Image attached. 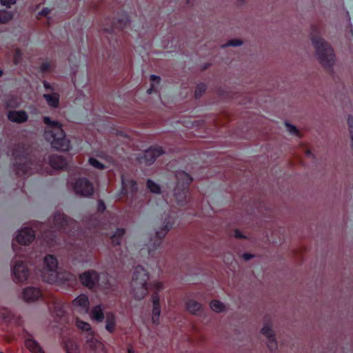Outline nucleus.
<instances>
[{"instance_id":"f257e3e1","label":"nucleus","mask_w":353,"mask_h":353,"mask_svg":"<svg viewBox=\"0 0 353 353\" xmlns=\"http://www.w3.org/2000/svg\"><path fill=\"white\" fill-rule=\"evenodd\" d=\"M12 156L16 161L14 169L16 174L19 176H28L34 172H41L43 170V160L32 159L28 146L23 143L17 144L13 150Z\"/></svg>"},{"instance_id":"f03ea898","label":"nucleus","mask_w":353,"mask_h":353,"mask_svg":"<svg viewBox=\"0 0 353 353\" xmlns=\"http://www.w3.org/2000/svg\"><path fill=\"white\" fill-rule=\"evenodd\" d=\"M43 121L47 126L44 134L45 138L50 141L52 147L58 150H69L70 141L65 139L62 125L59 121H52L49 117H44Z\"/></svg>"},{"instance_id":"7ed1b4c3","label":"nucleus","mask_w":353,"mask_h":353,"mask_svg":"<svg viewBox=\"0 0 353 353\" xmlns=\"http://www.w3.org/2000/svg\"><path fill=\"white\" fill-rule=\"evenodd\" d=\"M175 177L176 186L174 189V196L176 204L180 207H184L190 201L189 187L193 179L183 170L176 171Z\"/></svg>"},{"instance_id":"20e7f679","label":"nucleus","mask_w":353,"mask_h":353,"mask_svg":"<svg viewBox=\"0 0 353 353\" xmlns=\"http://www.w3.org/2000/svg\"><path fill=\"white\" fill-rule=\"evenodd\" d=\"M311 39L320 63L327 70L332 69L335 61V54L332 48L319 36H312Z\"/></svg>"},{"instance_id":"39448f33","label":"nucleus","mask_w":353,"mask_h":353,"mask_svg":"<svg viewBox=\"0 0 353 353\" xmlns=\"http://www.w3.org/2000/svg\"><path fill=\"white\" fill-rule=\"evenodd\" d=\"M130 17L125 13H121L117 18H108L105 19L101 29L109 34H117V32L123 30L130 25Z\"/></svg>"},{"instance_id":"423d86ee","label":"nucleus","mask_w":353,"mask_h":353,"mask_svg":"<svg viewBox=\"0 0 353 353\" xmlns=\"http://www.w3.org/2000/svg\"><path fill=\"white\" fill-rule=\"evenodd\" d=\"M58 261L52 254H48L43 259V268L41 272V276L43 281L48 283H53L57 281L59 274L57 272Z\"/></svg>"},{"instance_id":"0eeeda50","label":"nucleus","mask_w":353,"mask_h":353,"mask_svg":"<svg viewBox=\"0 0 353 353\" xmlns=\"http://www.w3.org/2000/svg\"><path fill=\"white\" fill-rule=\"evenodd\" d=\"M81 284L92 292H95L99 285L100 276L94 270H89L79 275Z\"/></svg>"},{"instance_id":"6e6552de","label":"nucleus","mask_w":353,"mask_h":353,"mask_svg":"<svg viewBox=\"0 0 353 353\" xmlns=\"http://www.w3.org/2000/svg\"><path fill=\"white\" fill-rule=\"evenodd\" d=\"M14 281L17 283H23L28 281L30 270L27 264L23 261H17L12 268Z\"/></svg>"},{"instance_id":"1a4fd4ad","label":"nucleus","mask_w":353,"mask_h":353,"mask_svg":"<svg viewBox=\"0 0 353 353\" xmlns=\"http://www.w3.org/2000/svg\"><path fill=\"white\" fill-rule=\"evenodd\" d=\"M163 154H164V150L161 147L152 145L146 150L143 154L140 157L139 161L144 163L147 165H150Z\"/></svg>"},{"instance_id":"9d476101","label":"nucleus","mask_w":353,"mask_h":353,"mask_svg":"<svg viewBox=\"0 0 353 353\" xmlns=\"http://www.w3.org/2000/svg\"><path fill=\"white\" fill-rule=\"evenodd\" d=\"M74 190L76 194L84 196H91L94 192L92 183L85 177L79 178L75 181Z\"/></svg>"},{"instance_id":"9b49d317","label":"nucleus","mask_w":353,"mask_h":353,"mask_svg":"<svg viewBox=\"0 0 353 353\" xmlns=\"http://www.w3.org/2000/svg\"><path fill=\"white\" fill-rule=\"evenodd\" d=\"M34 237V231L31 228H25L19 231L15 239L19 244L26 245L31 243Z\"/></svg>"},{"instance_id":"f8f14e48","label":"nucleus","mask_w":353,"mask_h":353,"mask_svg":"<svg viewBox=\"0 0 353 353\" xmlns=\"http://www.w3.org/2000/svg\"><path fill=\"white\" fill-rule=\"evenodd\" d=\"M42 296V291L38 288L28 287L22 292V298L26 302H34Z\"/></svg>"},{"instance_id":"ddd939ff","label":"nucleus","mask_w":353,"mask_h":353,"mask_svg":"<svg viewBox=\"0 0 353 353\" xmlns=\"http://www.w3.org/2000/svg\"><path fill=\"white\" fill-rule=\"evenodd\" d=\"M121 184L122 186L120 190L121 195H127L128 190L132 193V194H134L138 190L137 183L134 179H127L122 176Z\"/></svg>"},{"instance_id":"4468645a","label":"nucleus","mask_w":353,"mask_h":353,"mask_svg":"<svg viewBox=\"0 0 353 353\" xmlns=\"http://www.w3.org/2000/svg\"><path fill=\"white\" fill-rule=\"evenodd\" d=\"M8 119L13 123H23L28 121V115L25 110H10L7 114Z\"/></svg>"},{"instance_id":"2eb2a0df","label":"nucleus","mask_w":353,"mask_h":353,"mask_svg":"<svg viewBox=\"0 0 353 353\" xmlns=\"http://www.w3.org/2000/svg\"><path fill=\"white\" fill-rule=\"evenodd\" d=\"M90 353H108L105 345L99 340L92 337L86 341Z\"/></svg>"},{"instance_id":"dca6fc26","label":"nucleus","mask_w":353,"mask_h":353,"mask_svg":"<svg viewBox=\"0 0 353 353\" xmlns=\"http://www.w3.org/2000/svg\"><path fill=\"white\" fill-rule=\"evenodd\" d=\"M62 346L66 353H80V347L74 338H67L63 340Z\"/></svg>"},{"instance_id":"f3484780","label":"nucleus","mask_w":353,"mask_h":353,"mask_svg":"<svg viewBox=\"0 0 353 353\" xmlns=\"http://www.w3.org/2000/svg\"><path fill=\"white\" fill-rule=\"evenodd\" d=\"M48 163L50 165L56 170L64 168L67 165V161L60 155L52 154L48 157Z\"/></svg>"},{"instance_id":"a211bd4d","label":"nucleus","mask_w":353,"mask_h":353,"mask_svg":"<svg viewBox=\"0 0 353 353\" xmlns=\"http://www.w3.org/2000/svg\"><path fill=\"white\" fill-rule=\"evenodd\" d=\"M261 332L268 339V346L270 350L277 348V342L275 339V335L268 325H265L261 330Z\"/></svg>"},{"instance_id":"6ab92c4d","label":"nucleus","mask_w":353,"mask_h":353,"mask_svg":"<svg viewBox=\"0 0 353 353\" xmlns=\"http://www.w3.org/2000/svg\"><path fill=\"white\" fill-rule=\"evenodd\" d=\"M152 302H153V310H152V321L154 323L159 321L160 313H161V306L159 302V296L158 292L153 293L152 296Z\"/></svg>"},{"instance_id":"aec40b11","label":"nucleus","mask_w":353,"mask_h":353,"mask_svg":"<svg viewBox=\"0 0 353 353\" xmlns=\"http://www.w3.org/2000/svg\"><path fill=\"white\" fill-rule=\"evenodd\" d=\"M24 345L31 353H45L39 343L33 339H26Z\"/></svg>"},{"instance_id":"412c9836","label":"nucleus","mask_w":353,"mask_h":353,"mask_svg":"<svg viewBox=\"0 0 353 353\" xmlns=\"http://www.w3.org/2000/svg\"><path fill=\"white\" fill-rule=\"evenodd\" d=\"M43 98L46 100L47 103L52 108H58L59 105V94L56 92L52 94H44Z\"/></svg>"},{"instance_id":"4be33fe9","label":"nucleus","mask_w":353,"mask_h":353,"mask_svg":"<svg viewBox=\"0 0 353 353\" xmlns=\"http://www.w3.org/2000/svg\"><path fill=\"white\" fill-rule=\"evenodd\" d=\"M125 234V230L123 228H118L115 233L111 236V244L113 246L120 245L122 238Z\"/></svg>"},{"instance_id":"5701e85b","label":"nucleus","mask_w":353,"mask_h":353,"mask_svg":"<svg viewBox=\"0 0 353 353\" xmlns=\"http://www.w3.org/2000/svg\"><path fill=\"white\" fill-rule=\"evenodd\" d=\"M116 321L115 316L112 312H108L106 314V330L110 333H113L115 331Z\"/></svg>"},{"instance_id":"b1692460","label":"nucleus","mask_w":353,"mask_h":353,"mask_svg":"<svg viewBox=\"0 0 353 353\" xmlns=\"http://www.w3.org/2000/svg\"><path fill=\"white\" fill-rule=\"evenodd\" d=\"M186 309L191 314H196L201 309V305L193 300H190L186 303Z\"/></svg>"},{"instance_id":"393cba45","label":"nucleus","mask_w":353,"mask_h":353,"mask_svg":"<svg viewBox=\"0 0 353 353\" xmlns=\"http://www.w3.org/2000/svg\"><path fill=\"white\" fill-rule=\"evenodd\" d=\"M92 318L98 322H101L104 319V314L101 305H96L91 312Z\"/></svg>"},{"instance_id":"a878e982","label":"nucleus","mask_w":353,"mask_h":353,"mask_svg":"<svg viewBox=\"0 0 353 353\" xmlns=\"http://www.w3.org/2000/svg\"><path fill=\"white\" fill-rule=\"evenodd\" d=\"M72 304L75 306L86 307L89 305L88 298L85 294H81L73 300Z\"/></svg>"},{"instance_id":"bb28decb","label":"nucleus","mask_w":353,"mask_h":353,"mask_svg":"<svg viewBox=\"0 0 353 353\" xmlns=\"http://www.w3.org/2000/svg\"><path fill=\"white\" fill-rule=\"evenodd\" d=\"M13 17L14 14L12 12L6 10H0V23H7L10 21Z\"/></svg>"},{"instance_id":"cd10ccee","label":"nucleus","mask_w":353,"mask_h":353,"mask_svg":"<svg viewBox=\"0 0 353 353\" xmlns=\"http://www.w3.org/2000/svg\"><path fill=\"white\" fill-rule=\"evenodd\" d=\"M146 186L148 189L152 193L160 194L161 188L160 186L154 182L152 179H148L146 181Z\"/></svg>"},{"instance_id":"c85d7f7f","label":"nucleus","mask_w":353,"mask_h":353,"mask_svg":"<svg viewBox=\"0 0 353 353\" xmlns=\"http://www.w3.org/2000/svg\"><path fill=\"white\" fill-rule=\"evenodd\" d=\"M210 308L216 312H220L224 310L225 305L218 300H212L210 303Z\"/></svg>"},{"instance_id":"c756f323","label":"nucleus","mask_w":353,"mask_h":353,"mask_svg":"<svg viewBox=\"0 0 353 353\" xmlns=\"http://www.w3.org/2000/svg\"><path fill=\"white\" fill-rule=\"evenodd\" d=\"M75 324L76 326L82 331L88 332L91 330V325L88 323L81 321L79 319H77Z\"/></svg>"},{"instance_id":"7c9ffc66","label":"nucleus","mask_w":353,"mask_h":353,"mask_svg":"<svg viewBox=\"0 0 353 353\" xmlns=\"http://www.w3.org/2000/svg\"><path fill=\"white\" fill-rule=\"evenodd\" d=\"M206 90V86L204 83H201L198 84L196 87L195 92H194V97L196 99L200 98Z\"/></svg>"},{"instance_id":"2f4dec72","label":"nucleus","mask_w":353,"mask_h":353,"mask_svg":"<svg viewBox=\"0 0 353 353\" xmlns=\"http://www.w3.org/2000/svg\"><path fill=\"white\" fill-rule=\"evenodd\" d=\"M170 222H167V224L164 226L163 228H161L160 231H157L156 232L155 236L159 239V241H161L162 239L165 236V234L168 233V232L170 230V226L169 225Z\"/></svg>"},{"instance_id":"473e14b6","label":"nucleus","mask_w":353,"mask_h":353,"mask_svg":"<svg viewBox=\"0 0 353 353\" xmlns=\"http://www.w3.org/2000/svg\"><path fill=\"white\" fill-rule=\"evenodd\" d=\"M88 163L90 165H91L92 167L99 169V170H103L105 169V166L103 163L96 159L95 158L90 157L88 159Z\"/></svg>"},{"instance_id":"72a5a7b5","label":"nucleus","mask_w":353,"mask_h":353,"mask_svg":"<svg viewBox=\"0 0 353 353\" xmlns=\"http://www.w3.org/2000/svg\"><path fill=\"white\" fill-rule=\"evenodd\" d=\"M347 125L349 127L351 141L353 142V117L349 115L347 117Z\"/></svg>"},{"instance_id":"f704fd0d","label":"nucleus","mask_w":353,"mask_h":353,"mask_svg":"<svg viewBox=\"0 0 353 353\" xmlns=\"http://www.w3.org/2000/svg\"><path fill=\"white\" fill-rule=\"evenodd\" d=\"M243 44V41L240 39H231L228 41V43L223 46H240Z\"/></svg>"},{"instance_id":"c9c22d12","label":"nucleus","mask_w":353,"mask_h":353,"mask_svg":"<svg viewBox=\"0 0 353 353\" xmlns=\"http://www.w3.org/2000/svg\"><path fill=\"white\" fill-rule=\"evenodd\" d=\"M252 207H251L250 210H246L247 213H253L255 212V210L257 211H259V208L261 207V201H259L258 203H256L255 201L252 202Z\"/></svg>"},{"instance_id":"e433bc0d","label":"nucleus","mask_w":353,"mask_h":353,"mask_svg":"<svg viewBox=\"0 0 353 353\" xmlns=\"http://www.w3.org/2000/svg\"><path fill=\"white\" fill-rule=\"evenodd\" d=\"M18 105V102L14 97H11L6 101L7 108H16Z\"/></svg>"},{"instance_id":"4c0bfd02","label":"nucleus","mask_w":353,"mask_h":353,"mask_svg":"<svg viewBox=\"0 0 353 353\" xmlns=\"http://www.w3.org/2000/svg\"><path fill=\"white\" fill-rule=\"evenodd\" d=\"M52 221H69V220L68 219V216L66 215H65L63 213L58 212L54 214V216Z\"/></svg>"},{"instance_id":"58836bf2","label":"nucleus","mask_w":353,"mask_h":353,"mask_svg":"<svg viewBox=\"0 0 353 353\" xmlns=\"http://www.w3.org/2000/svg\"><path fill=\"white\" fill-rule=\"evenodd\" d=\"M0 3L3 6L10 8L12 5L17 3V0H0Z\"/></svg>"},{"instance_id":"ea45409f","label":"nucleus","mask_w":353,"mask_h":353,"mask_svg":"<svg viewBox=\"0 0 353 353\" xmlns=\"http://www.w3.org/2000/svg\"><path fill=\"white\" fill-rule=\"evenodd\" d=\"M285 125L287 127L288 130L292 134L298 135L299 133L298 129L296 126L291 125L288 123H285Z\"/></svg>"},{"instance_id":"a19ab883","label":"nucleus","mask_w":353,"mask_h":353,"mask_svg":"<svg viewBox=\"0 0 353 353\" xmlns=\"http://www.w3.org/2000/svg\"><path fill=\"white\" fill-rule=\"evenodd\" d=\"M106 209L105 203L102 200H99L97 203V212L103 213Z\"/></svg>"},{"instance_id":"79ce46f5","label":"nucleus","mask_w":353,"mask_h":353,"mask_svg":"<svg viewBox=\"0 0 353 353\" xmlns=\"http://www.w3.org/2000/svg\"><path fill=\"white\" fill-rule=\"evenodd\" d=\"M50 68V64L49 62H43L40 65V71L43 73L48 72Z\"/></svg>"},{"instance_id":"37998d69","label":"nucleus","mask_w":353,"mask_h":353,"mask_svg":"<svg viewBox=\"0 0 353 353\" xmlns=\"http://www.w3.org/2000/svg\"><path fill=\"white\" fill-rule=\"evenodd\" d=\"M234 236L236 239H246V236L243 235L241 231L238 229H235L234 231Z\"/></svg>"},{"instance_id":"c03bdc74","label":"nucleus","mask_w":353,"mask_h":353,"mask_svg":"<svg viewBox=\"0 0 353 353\" xmlns=\"http://www.w3.org/2000/svg\"><path fill=\"white\" fill-rule=\"evenodd\" d=\"M43 84L44 88L46 90H51V91L54 90V88L52 86V85L49 82H48L46 81H43Z\"/></svg>"},{"instance_id":"a18cd8bd","label":"nucleus","mask_w":353,"mask_h":353,"mask_svg":"<svg viewBox=\"0 0 353 353\" xmlns=\"http://www.w3.org/2000/svg\"><path fill=\"white\" fill-rule=\"evenodd\" d=\"M50 9L48 8H43L39 12V14L41 16H47L50 13Z\"/></svg>"},{"instance_id":"49530a36","label":"nucleus","mask_w":353,"mask_h":353,"mask_svg":"<svg viewBox=\"0 0 353 353\" xmlns=\"http://www.w3.org/2000/svg\"><path fill=\"white\" fill-rule=\"evenodd\" d=\"M150 81L157 82V83H159L161 81V78L155 74L150 75Z\"/></svg>"},{"instance_id":"de8ad7c7","label":"nucleus","mask_w":353,"mask_h":353,"mask_svg":"<svg viewBox=\"0 0 353 353\" xmlns=\"http://www.w3.org/2000/svg\"><path fill=\"white\" fill-rule=\"evenodd\" d=\"M254 257V255L252 254H249V253H244L243 254V258L245 260V261H248L252 258Z\"/></svg>"},{"instance_id":"09e8293b","label":"nucleus","mask_w":353,"mask_h":353,"mask_svg":"<svg viewBox=\"0 0 353 353\" xmlns=\"http://www.w3.org/2000/svg\"><path fill=\"white\" fill-rule=\"evenodd\" d=\"M154 287L157 290H160L163 288V284L161 282H157L154 284Z\"/></svg>"},{"instance_id":"8fccbe9b","label":"nucleus","mask_w":353,"mask_h":353,"mask_svg":"<svg viewBox=\"0 0 353 353\" xmlns=\"http://www.w3.org/2000/svg\"><path fill=\"white\" fill-rule=\"evenodd\" d=\"M128 353H135L132 345L128 346Z\"/></svg>"},{"instance_id":"3c124183","label":"nucleus","mask_w":353,"mask_h":353,"mask_svg":"<svg viewBox=\"0 0 353 353\" xmlns=\"http://www.w3.org/2000/svg\"><path fill=\"white\" fill-rule=\"evenodd\" d=\"M153 90H154V85L152 84L151 87L148 90L147 92L148 94H152L153 92Z\"/></svg>"},{"instance_id":"603ef678","label":"nucleus","mask_w":353,"mask_h":353,"mask_svg":"<svg viewBox=\"0 0 353 353\" xmlns=\"http://www.w3.org/2000/svg\"><path fill=\"white\" fill-rule=\"evenodd\" d=\"M48 233H49L50 234H52V232L51 231H48V232H46H46H44V236H45V237H48Z\"/></svg>"},{"instance_id":"864d4df0","label":"nucleus","mask_w":353,"mask_h":353,"mask_svg":"<svg viewBox=\"0 0 353 353\" xmlns=\"http://www.w3.org/2000/svg\"><path fill=\"white\" fill-rule=\"evenodd\" d=\"M14 62L15 63H17V55H16L14 57Z\"/></svg>"},{"instance_id":"5fc2aeb1","label":"nucleus","mask_w":353,"mask_h":353,"mask_svg":"<svg viewBox=\"0 0 353 353\" xmlns=\"http://www.w3.org/2000/svg\"><path fill=\"white\" fill-rule=\"evenodd\" d=\"M3 74V71L0 69V77H1Z\"/></svg>"},{"instance_id":"6e6d98bb","label":"nucleus","mask_w":353,"mask_h":353,"mask_svg":"<svg viewBox=\"0 0 353 353\" xmlns=\"http://www.w3.org/2000/svg\"><path fill=\"white\" fill-rule=\"evenodd\" d=\"M48 243H50V245L53 244L52 242H50L49 241H47Z\"/></svg>"},{"instance_id":"4d7b16f0","label":"nucleus","mask_w":353,"mask_h":353,"mask_svg":"<svg viewBox=\"0 0 353 353\" xmlns=\"http://www.w3.org/2000/svg\"><path fill=\"white\" fill-rule=\"evenodd\" d=\"M145 291H147V290H145ZM146 294H147V292H145L144 293L143 296H144L145 295H146Z\"/></svg>"},{"instance_id":"13d9d810","label":"nucleus","mask_w":353,"mask_h":353,"mask_svg":"<svg viewBox=\"0 0 353 353\" xmlns=\"http://www.w3.org/2000/svg\"><path fill=\"white\" fill-rule=\"evenodd\" d=\"M352 150H353V142H352Z\"/></svg>"},{"instance_id":"bf43d9fd","label":"nucleus","mask_w":353,"mask_h":353,"mask_svg":"<svg viewBox=\"0 0 353 353\" xmlns=\"http://www.w3.org/2000/svg\"><path fill=\"white\" fill-rule=\"evenodd\" d=\"M351 32H352V35L353 36V31H352V30H351Z\"/></svg>"},{"instance_id":"052dcab7","label":"nucleus","mask_w":353,"mask_h":353,"mask_svg":"<svg viewBox=\"0 0 353 353\" xmlns=\"http://www.w3.org/2000/svg\"><path fill=\"white\" fill-rule=\"evenodd\" d=\"M241 1H243L244 0H241Z\"/></svg>"},{"instance_id":"680f3d73","label":"nucleus","mask_w":353,"mask_h":353,"mask_svg":"<svg viewBox=\"0 0 353 353\" xmlns=\"http://www.w3.org/2000/svg\"><path fill=\"white\" fill-rule=\"evenodd\" d=\"M0 353H3V352H0Z\"/></svg>"}]
</instances>
